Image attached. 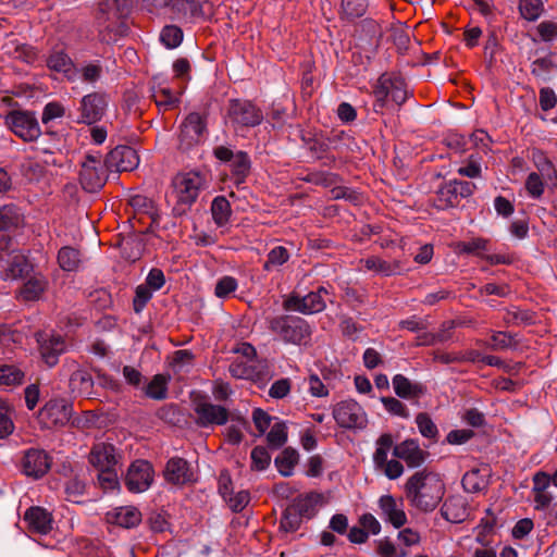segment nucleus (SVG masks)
<instances>
[{
    "label": "nucleus",
    "mask_w": 557,
    "mask_h": 557,
    "mask_svg": "<svg viewBox=\"0 0 557 557\" xmlns=\"http://www.w3.org/2000/svg\"><path fill=\"white\" fill-rule=\"evenodd\" d=\"M374 95L376 98L375 107L383 108L387 97H391L396 104L401 106L408 98L407 84L400 76L383 74L377 81Z\"/></svg>",
    "instance_id": "1a4fd4ad"
},
{
    "label": "nucleus",
    "mask_w": 557,
    "mask_h": 557,
    "mask_svg": "<svg viewBox=\"0 0 557 557\" xmlns=\"http://www.w3.org/2000/svg\"><path fill=\"white\" fill-rule=\"evenodd\" d=\"M8 127L24 141L37 140L41 129L34 112L13 110L4 117Z\"/></svg>",
    "instance_id": "39448f33"
},
{
    "label": "nucleus",
    "mask_w": 557,
    "mask_h": 557,
    "mask_svg": "<svg viewBox=\"0 0 557 557\" xmlns=\"http://www.w3.org/2000/svg\"><path fill=\"white\" fill-rule=\"evenodd\" d=\"M107 10H115L116 22L127 18L133 10V0H104L100 3L97 21H101Z\"/></svg>",
    "instance_id": "7c9ffc66"
},
{
    "label": "nucleus",
    "mask_w": 557,
    "mask_h": 557,
    "mask_svg": "<svg viewBox=\"0 0 557 557\" xmlns=\"http://www.w3.org/2000/svg\"><path fill=\"white\" fill-rule=\"evenodd\" d=\"M14 430V424L11 418L8 405L0 401V438L10 435Z\"/></svg>",
    "instance_id": "680f3d73"
},
{
    "label": "nucleus",
    "mask_w": 557,
    "mask_h": 557,
    "mask_svg": "<svg viewBox=\"0 0 557 557\" xmlns=\"http://www.w3.org/2000/svg\"><path fill=\"white\" fill-rule=\"evenodd\" d=\"M206 119L198 112L189 113L180 127V147L187 150L201 141L206 132Z\"/></svg>",
    "instance_id": "ddd939ff"
},
{
    "label": "nucleus",
    "mask_w": 557,
    "mask_h": 557,
    "mask_svg": "<svg viewBox=\"0 0 557 557\" xmlns=\"http://www.w3.org/2000/svg\"><path fill=\"white\" fill-rule=\"evenodd\" d=\"M168 383L169 377L163 374H157L148 383L145 393L149 398L162 400L168 394Z\"/></svg>",
    "instance_id": "de8ad7c7"
},
{
    "label": "nucleus",
    "mask_w": 557,
    "mask_h": 557,
    "mask_svg": "<svg viewBox=\"0 0 557 557\" xmlns=\"http://www.w3.org/2000/svg\"><path fill=\"white\" fill-rule=\"evenodd\" d=\"M24 334L11 327H0V352L13 350L16 345H22Z\"/></svg>",
    "instance_id": "49530a36"
},
{
    "label": "nucleus",
    "mask_w": 557,
    "mask_h": 557,
    "mask_svg": "<svg viewBox=\"0 0 557 557\" xmlns=\"http://www.w3.org/2000/svg\"><path fill=\"white\" fill-rule=\"evenodd\" d=\"M24 224V214L13 205H4L0 208V231L13 232Z\"/></svg>",
    "instance_id": "c85d7f7f"
},
{
    "label": "nucleus",
    "mask_w": 557,
    "mask_h": 557,
    "mask_svg": "<svg viewBox=\"0 0 557 557\" xmlns=\"http://www.w3.org/2000/svg\"><path fill=\"white\" fill-rule=\"evenodd\" d=\"M37 343L41 359L50 368L58 363L60 355L66 350V344L63 336L52 332L38 333Z\"/></svg>",
    "instance_id": "4468645a"
},
{
    "label": "nucleus",
    "mask_w": 557,
    "mask_h": 557,
    "mask_svg": "<svg viewBox=\"0 0 557 557\" xmlns=\"http://www.w3.org/2000/svg\"><path fill=\"white\" fill-rule=\"evenodd\" d=\"M196 422L199 426L208 428L224 425L228 420V410L207 400H199L195 404Z\"/></svg>",
    "instance_id": "f3484780"
},
{
    "label": "nucleus",
    "mask_w": 557,
    "mask_h": 557,
    "mask_svg": "<svg viewBox=\"0 0 557 557\" xmlns=\"http://www.w3.org/2000/svg\"><path fill=\"white\" fill-rule=\"evenodd\" d=\"M194 356L189 350H177L171 362L172 371L175 374L187 373L193 367Z\"/></svg>",
    "instance_id": "603ef678"
},
{
    "label": "nucleus",
    "mask_w": 557,
    "mask_h": 557,
    "mask_svg": "<svg viewBox=\"0 0 557 557\" xmlns=\"http://www.w3.org/2000/svg\"><path fill=\"white\" fill-rule=\"evenodd\" d=\"M103 69L98 62H90L79 67H74L73 73L67 75V79L74 82L81 79L83 83L95 85L101 79Z\"/></svg>",
    "instance_id": "c756f323"
},
{
    "label": "nucleus",
    "mask_w": 557,
    "mask_h": 557,
    "mask_svg": "<svg viewBox=\"0 0 557 557\" xmlns=\"http://www.w3.org/2000/svg\"><path fill=\"white\" fill-rule=\"evenodd\" d=\"M25 521L32 532L47 534L52 529V518L50 512L41 507L29 508L24 516Z\"/></svg>",
    "instance_id": "bb28decb"
},
{
    "label": "nucleus",
    "mask_w": 557,
    "mask_h": 557,
    "mask_svg": "<svg viewBox=\"0 0 557 557\" xmlns=\"http://www.w3.org/2000/svg\"><path fill=\"white\" fill-rule=\"evenodd\" d=\"M302 141L315 160L323 161V165L331 166L335 162V157L329 154L330 141L325 136L307 133L302 135Z\"/></svg>",
    "instance_id": "6ab92c4d"
},
{
    "label": "nucleus",
    "mask_w": 557,
    "mask_h": 557,
    "mask_svg": "<svg viewBox=\"0 0 557 557\" xmlns=\"http://www.w3.org/2000/svg\"><path fill=\"white\" fill-rule=\"evenodd\" d=\"M456 186V183L449 181L438 188L434 199V203L438 209L444 210L458 205L459 199L457 197Z\"/></svg>",
    "instance_id": "72a5a7b5"
},
{
    "label": "nucleus",
    "mask_w": 557,
    "mask_h": 557,
    "mask_svg": "<svg viewBox=\"0 0 557 557\" xmlns=\"http://www.w3.org/2000/svg\"><path fill=\"white\" fill-rule=\"evenodd\" d=\"M67 364L70 369H73L69 383L72 393L89 397L92 394L94 387L91 374L87 370L77 367L75 361H71Z\"/></svg>",
    "instance_id": "b1692460"
},
{
    "label": "nucleus",
    "mask_w": 557,
    "mask_h": 557,
    "mask_svg": "<svg viewBox=\"0 0 557 557\" xmlns=\"http://www.w3.org/2000/svg\"><path fill=\"white\" fill-rule=\"evenodd\" d=\"M164 478L170 483L183 485L193 481V472L186 460L172 458L166 463Z\"/></svg>",
    "instance_id": "a878e982"
},
{
    "label": "nucleus",
    "mask_w": 557,
    "mask_h": 557,
    "mask_svg": "<svg viewBox=\"0 0 557 557\" xmlns=\"http://www.w3.org/2000/svg\"><path fill=\"white\" fill-rule=\"evenodd\" d=\"M228 507L235 511L239 512L242 511L249 503L250 496L247 491H239L237 493H234L232 491V494L227 496V498H223Z\"/></svg>",
    "instance_id": "052dcab7"
},
{
    "label": "nucleus",
    "mask_w": 557,
    "mask_h": 557,
    "mask_svg": "<svg viewBox=\"0 0 557 557\" xmlns=\"http://www.w3.org/2000/svg\"><path fill=\"white\" fill-rule=\"evenodd\" d=\"M392 448H394V442L391 434L384 433L376 440L375 451L373 454V462L375 468L387 460Z\"/></svg>",
    "instance_id": "09e8293b"
},
{
    "label": "nucleus",
    "mask_w": 557,
    "mask_h": 557,
    "mask_svg": "<svg viewBox=\"0 0 557 557\" xmlns=\"http://www.w3.org/2000/svg\"><path fill=\"white\" fill-rule=\"evenodd\" d=\"M333 417L341 428L362 429L367 424V413L354 399L342 400L334 406Z\"/></svg>",
    "instance_id": "9d476101"
},
{
    "label": "nucleus",
    "mask_w": 557,
    "mask_h": 557,
    "mask_svg": "<svg viewBox=\"0 0 557 557\" xmlns=\"http://www.w3.org/2000/svg\"><path fill=\"white\" fill-rule=\"evenodd\" d=\"M517 346V342L515 337L506 332H494L491 336V343L488 344V348L492 350H505L515 348Z\"/></svg>",
    "instance_id": "5fc2aeb1"
},
{
    "label": "nucleus",
    "mask_w": 557,
    "mask_h": 557,
    "mask_svg": "<svg viewBox=\"0 0 557 557\" xmlns=\"http://www.w3.org/2000/svg\"><path fill=\"white\" fill-rule=\"evenodd\" d=\"M24 380V372L14 364H0V388L10 389Z\"/></svg>",
    "instance_id": "f704fd0d"
},
{
    "label": "nucleus",
    "mask_w": 557,
    "mask_h": 557,
    "mask_svg": "<svg viewBox=\"0 0 557 557\" xmlns=\"http://www.w3.org/2000/svg\"><path fill=\"white\" fill-rule=\"evenodd\" d=\"M251 162L248 154L244 151H237L231 162V172L235 183L242 184L250 173Z\"/></svg>",
    "instance_id": "e433bc0d"
},
{
    "label": "nucleus",
    "mask_w": 557,
    "mask_h": 557,
    "mask_svg": "<svg viewBox=\"0 0 557 557\" xmlns=\"http://www.w3.org/2000/svg\"><path fill=\"white\" fill-rule=\"evenodd\" d=\"M441 513L451 523L463 522L469 516L467 500L460 495L450 496L444 502Z\"/></svg>",
    "instance_id": "393cba45"
},
{
    "label": "nucleus",
    "mask_w": 557,
    "mask_h": 557,
    "mask_svg": "<svg viewBox=\"0 0 557 557\" xmlns=\"http://www.w3.org/2000/svg\"><path fill=\"white\" fill-rule=\"evenodd\" d=\"M129 206L134 210V214H135L134 218H136V215H140V218L143 215H146L151 221V223L156 222L157 211L154 208V203L147 196H144V195L132 196L129 199Z\"/></svg>",
    "instance_id": "c9c22d12"
},
{
    "label": "nucleus",
    "mask_w": 557,
    "mask_h": 557,
    "mask_svg": "<svg viewBox=\"0 0 557 557\" xmlns=\"http://www.w3.org/2000/svg\"><path fill=\"white\" fill-rule=\"evenodd\" d=\"M380 508V516L389 522L396 529L404 527L407 522V516L404 510V503L401 499H396L389 494L382 495L377 502Z\"/></svg>",
    "instance_id": "a211bd4d"
},
{
    "label": "nucleus",
    "mask_w": 557,
    "mask_h": 557,
    "mask_svg": "<svg viewBox=\"0 0 557 557\" xmlns=\"http://www.w3.org/2000/svg\"><path fill=\"white\" fill-rule=\"evenodd\" d=\"M205 185V177L197 172L177 174L173 180L174 191L177 199L174 211L183 213L186 208H189L197 200Z\"/></svg>",
    "instance_id": "7ed1b4c3"
},
{
    "label": "nucleus",
    "mask_w": 557,
    "mask_h": 557,
    "mask_svg": "<svg viewBox=\"0 0 557 557\" xmlns=\"http://www.w3.org/2000/svg\"><path fill=\"white\" fill-rule=\"evenodd\" d=\"M376 469L381 470L389 480H396L404 473V466L396 459H387L379 465Z\"/></svg>",
    "instance_id": "e2e57ef3"
},
{
    "label": "nucleus",
    "mask_w": 557,
    "mask_h": 557,
    "mask_svg": "<svg viewBox=\"0 0 557 557\" xmlns=\"http://www.w3.org/2000/svg\"><path fill=\"white\" fill-rule=\"evenodd\" d=\"M152 292H153V289H151L147 285L137 286L136 292H135V297L133 300L134 310L136 312H140L144 309V307L147 305V302L151 299Z\"/></svg>",
    "instance_id": "338daca9"
},
{
    "label": "nucleus",
    "mask_w": 557,
    "mask_h": 557,
    "mask_svg": "<svg viewBox=\"0 0 557 557\" xmlns=\"http://www.w3.org/2000/svg\"><path fill=\"white\" fill-rule=\"evenodd\" d=\"M227 116L234 126L255 127L263 121V112L249 100H230Z\"/></svg>",
    "instance_id": "6e6552de"
},
{
    "label": "nucleus",
    "mask_w": 557,
    "mask_h": 557,
    "mask_svg": "<svg viewBox=\"0 0 557 557\" xmlns=\"http://www.w3.org/2000/svg\"><path fill=\"white\" fill-rule=\"evenodd\" d=\"M231 205L223 196H218L211 203V214L219 226L225 225L231 216Z\"/></svg>",
    "instance_id": "c03bdc74"
},
{
    "label": "nucleus",
    "mask_w": 557,
    "mask_h": 557,
    "mask_svg": "<svg viewBox=\"0 0 557 557\" xmlns=\"http://www.w3.org/2000/svg\"><path fill=\"white\" fill-rule=\"evenodd\" d=\"M251 469L262 471L268 468L271 461V456L265 447L257 446L251 450Z\"/></svg>",
    "instance_id": "6e6d98bb"
},
{
    "label": "nucleus",
    "mask_w": 557,
    "mask_h": 557,
    "mask_svg": "<svg viewBox=\"0 0 557 557\" xmlns=\"http://www.w3.org/2000/svg\"><path fill=\"white\" fill-rule=\"evenodd\" d=\"M377 553L381 557H405L407 552L397 547L392 541L384 539L377 544Z\"/></svg>",
    "instance_id": "0e129e2a"
},
{
    "label": "nucleus",
    "mask_w": 557,
    "mask_h": 557,
    "mask_svg": "<svg viewBox=\"0 0 557 557\" xmlns=\"http://www.w3.org/2000/svg\"><path fill=\"white\" fill-rule=\"evenodd\" d=\"M393 455L404 460L408 467L416 468L420 467L425 459V453L420 448L419 444L414 440H406L393 448Z\"/></svg>",
    "instance_id": "aec40b11"
},
{
    "label": "nucleus",
    "mask_w": 557,
    "mask_h": 557,
    "mask_svg": "<svg viewBox=\"0 0 557 557\" xmlns=\"http://www.w3.org/2000/svg\"><path fill=\"white\" fill-rule=\"evenodd\" d=\"M269 330L275 339L296 346L307 345L311 339L310 324L302 318L282 314L269 318Z\"/></svg>",
    "instance_id": "f03ea898"
},
{
    "label": "nucleus",
    "mask_w": 557,
    "mask_h": 557,
    "mask_svg": "<svg viewBox=\"0 0 557 557\" xmlns=\"http://www.w3.org/2000/svg\"><path fill=\"white\" fill-rule=\"evenodd\" d=\"M160 41L168 49L177 48L183 41V30L176 25H165L160 33Z\"/></svg>",
    "instance_id": "8fccbe9b"
},
{
    "label": "nucleus",
    "mask_w": 557,
    "mask_h": 557,
    "mask_svg": "<svg viewBox=\"0 0 557 557\" xmlns=\"http://www.w3.org/2000/svg\"><path fill=\"white\" fill-rule=\"evenodd\" d=\"M368 7V0H342L341 18L346 21L359 18L367 13Z\"/></svg>",
    "instance_id": "4c0bfd02"
},
{
    "label": "nucleus",
    "mask_w": 557,
    "mask_h": 557,
    "mask_svg": "<svg viewBox=\"0 0 557 557\" xmlns=\"http://www.w3.org/2000/svg\"><path fill=\"white\" fill-rule=\"evenodd\" d=\"M150 97L158 107L159 111H170L176 107H178L181 102L180 92H174L170 87L163 86L160 83L153 82L150 85Z\"/></svg>",
    "instance_id": "4be33fe9"
},
{
    "label": "nucleus",
    "mask_w": 557,
    "mask_h": 557,
    "mask_svg": "<svg viewBox=\"0 0 557 557\" xmlns=\"http://www.w3.org/2000/svg\"><path fill=\"white\" fill-rule=\"evenodd\" d=\"M109 106V95L104 91H91L82 97L78 106V123L91 125L102 120Z\"/></svg>",
    "instance_id": "423d86ee"
},
{
    "label": "nucleus",
    "mask_w": 557,
    "mask_h": 557,
    "mask_svg": "<svg viewBox=\"0 0 557 557\" xmlns=\"http://www.w3.org/2000/svg\"><path fill=\"white\" fill-rule=\"evenodd\" d=\"M106 519L110 524L131 529L139 524L141 521V513L134 506H122L108 511Z\"/></svg>",
    "instance_id": "5701e85b"
},
{
    "label": "nucleus",
    "mask_w": 557,
    "mask_h": 557,
    "mask_svg": "<svg viewBox=\"0 0 557 557\" xmlns=\"http://www.w3.org/2000/svg\"><path fill=\"white\" fill-rule=\"evenodd\" d=\"M47 280L39 274L32 276L22 287L21 296L24 300H37L46 290Z\"/></svg>",
    "instance_id": "58836bf2"
},
{
    "label": "nucleus",
    "mask_w": 557,
    "mask_h": 557,
    "mask_svg": "<svg viewBox=\"0 0 557 557\" xmlns=\"http://www.w3.org/2000/svg\"><path fill=\"white\" fill-rule=\"evenodd\" d=\"M89 461L97 470L116 468L117 456L115 447L108 443L96 444L90 451Z\"/></svg>",
    "instance_id": "412c9836"
},
{
    "label": "nucleus",
    "mask_w": 557,
    "mask_h": 557,
    "mask_svg": "<svg viewBox=\"0 0 557 557\" xmlns=\"http://www.w3.org/2000/svg\"><path fill=\"white\" fill-rule=\"evenodd\" d=\"M487 470L472 469L465 473L462 478V486L467 492L476 493L484 490L487 485Z\"/></svg>",
    "instance_id": "a19ab883"
},
{
    "label": "nucleus",
    "mask_w": 557,
    "mask_h": 557,
    "mask_svg": "<svg viewBox=\"0 0 557 557\" xmlns=\"http://www.w3.org/2000/svg\"><path fill=\"white\" fill-rule=\"evenodd\" d=\"M322 294H327V290L324 287H320L318 292H311L302 297L292 295L285 300L284 307L287 310L297 311L302 314L321 312L326 306Z\"/></svg>",
    "instance_id": "2eb2a0df"
},
{
    "label": "nucleus",
    "mask_w": 557,
    "mask_h": 557,
    "mask_svg": "<svg viewBox=\"0 0 557 557\" xmlns=\"http://www.w3.org/2000/svg\"><path fill=\"white\" fill-rule=\"evenodd\" d=\"M199 9V0H173L170 7V18L173 21L187 20L195 16Z\"/></svg>",
    "instance_id": "2f4dec72"
},
{
    "label": "nucleus",
    "mask_w": 557,
    "mask_h": 557,
    "mask_svg": "<svg viewBox=\"0 0 557 557\" xmlns=\"http://www.w3.org/2000/svg\"><path fill=\"white\" fill-rule=\"evenodd\" d=\"M405 491L412 507L429 512L442 502L445 484L438 474L423 470L416 472L407 480Z\"/></svg>",
    "instance_id": "f257e3e1"
},
{
    "label": "nucleus",
    "mask_w": 557,
    "mask_h": 557,
    "mask_svg": "<svg viewBox=\"0 0 557 557\" xmlns=\"http://www.w3.org/2000/svg\"><path fill=\"white\" fill-rule=\"evenodd\" d=\"M82 261V253L75 246H62L58 252V262L64 271H76Z\"/></svg>",
    "instance_id": "473e14b6"
},
{
    "label": "nucleus",
    "mask_w": 557,
    "mask_h": 557,
    "mask_svg": "<svg viewBox=\"0 0 557 557\" xmlns=\"http://www.w3.org/2000/svg\"><path fill=\"white\" fill-rule=\"evenodd\" d=\"M298 460L299 454L297 450L288 447L275 458V466L282 475L290 476Z\"/></svg>",
    "instance_id": "ea45409f"
},
{
    "label": "nucleus",
    "mask_w": 557,
    "mask_h": 557,
    "mask_svg": "<svg viewBox=\"0 0 557 557\" xmlns=\"http://www.w3.org/2000/svg\"><path fill=\"white\" fill-rule=\"evenodd\" d=\"M47 66L55 72H62L66 75L73 73L74 65L71 58L62 50L51 52L47 59Z\"/></svg>",
    "instance_id": "79ce46f5"
},
{
    "label": "nucleus",
    "mask_w": 557,
    "mask_h": 557,
    "mask_svg": "<svg viewBox=\"0 0 557 557\" xmlns=\"http://www.w3.org/2000/svg\"><path fill=\"white\" fill-rule=\"evenodd\" d=\"M237 286H238V284H237L236 278H234L233 276L226 275V276L221 277L218 281V283L215 285L214 294L219 298H226L232 293H234L236 290Z\"/></svg>",
    "instance_id": "bf43d9fd"
},
{
    "label": "nucleus",
    "mask_w": 557,
    "mask_h": 557,
    "mask_svg": "<svg viewBox=\"0 0 557 557\" xmlns=\"http://www.w3.org/2000/svg\"><path fill=\"white\" fill-rule=\"evenodd\" d=\"M331 196L333 199H345L354 205H358L362 201V196L355 189L337 186L331 189Z\"/></svg>",
    "instance_id": "13d9d810"
},
{
    "label": "nucleus",
    "mask_w": 557,
    "mask_h": 557,
    "mask_svg": "<svg viewBox=\"0 0 557 557\" xmlns=\"http://www.w3.org/2000/svg\"><path fill=\"white\" fill-rule=\"evenodd\" d=\"M72 416V406L65 399H51L40 409L38 419L45 428L66 424Z\"/></svg>",
    "instance_id": "f8f14e48"
},
{
    "label": "nucleus",
    "mask_w": 557,
    "mask_h": 557,
    "mask_svg": "<svg viewBox=\"0 0 557 557\" xmlns=\"http://www.w3.org/2000/svg\"><path fill=\"white\" fill-rule=\"evenodd\" d=\"M364 265L368 270L375 271L383 275H392L395 272V268L391 263L376 257L367 259Z\"/></svg>",
    "instance_id": "69168bd1"
},
{
    "label": "nucleus",
    "mask_w": 557,
    "mask_h": 557,
    "mask_svg": "<svg viewBox=\"0 0 557 557\" xmlns=\"http://www.w3.org/2000/svg\"><path fill=\"white\" fill-rule=\"evenodd\" d=\"M98 471V481L103 490H114L119 485L116 468Z\"/></svg>",
    "instance_id": "774afa93"
},
{
    "label": "nucleus",
    "mask_w": 557,
    "mask_h": 557,
    "mask_svg": "<svg viewBox=\"0 0 557 557\" xmlns=\"http://www.w3.org/2000/svg\"><path fill=\"white\" fill-rule=\"evenodd\" d=\"M416 423L419 432L426 438H435L438 431L435 423L429 417L428 413L421 412L416 417Z\"/></svg>",
    "instance_id": "4d7b16f0"
},
{
    "label": "nucleus",
    "mask_w": 557,
    "mask_h": 557,
    "mask_svg": "<svg viewBox=\"0 0 557 557\" xmlns=\"http://www.w3.org/2000/svg\"><path fill=\"white\" fill-rule=\"evenodd\" d=\"M267 435L270 446L274 448L282 447L287 441V425L285 422L276 420L271 426Z\"/></svg>",
    "instance_id": "864d4df0"
},
{
    "label": "nucleus",
    "mask_w": 557,
    "mask_h": 557,
    "mask_svg": "<svg viewBox=\"0 0 557 557\" xmlns=\"http://www.w3.org/2000/svg\"><path fill=\"white\" fill-rule=\"evenodd\" d=\"M531 160L542 176L552 180L556 176L557 172L553 162L548 159L546 153L537 148H532Z\"/></svg>",
    "instance_id": "37998d69"
},
{
    "label": "nucleus",
    "mask_w": 557,
    "mask_h": 557,
    "mask_svg": "<svg viewBox=\"0 0 557 557\" xmlns=\"http://www.w3.org/2000/svg\"><path fill=\"white\" fill-rule=\"evenodd\" d=\"M110 160L119 172L132 171L138 164L135 150L126 146L116 147L112 150Z\"/></svg>",
    "instance_id": "cd10ccee"
},
{
    "label": "nucleus",
    "mask_w": 557,
    "mask_h": 557,
    "mask_svg": "<svg viewBox=\"0 0 557 557\" xmlns=\"http://www.w3.org/2000/svg\"><path fill=\"white\" fill-rule=\"evenodd\" d=\"M33 270L23 249L13 246H0V272L4 280L24 277Z\"/></svg>",
    "instance_id": "20e7f679"
},
{
    "label": "nucleus",
    "mask_w": 557,
    "mask_h": 557,
    "mask_svg": "<svg viewBox=\"0 0 557 557\" xmlns=\"http://www.w3.org/2000/svg\"><path fill=\"white\" fill-rule=\"evenodd\" d=\"M82 187L88 193L100 190L107 182V170L100 154H87L79 172Z\"/></svg>",
    "instance_id": "0eeeda50"
},
{
    "label": "nucleus",
    "mask_w": 557,
    "mask_h": 557,
    "mask_svg": "<svg viewBox=\"0 0 557 557\" xmlns=\"http://www.w3.org/2000/svg\"><path fill=\"white\" fill-rule=\"evenodd\" d=\"M393 387L396 395L401 398L416 397L421 393V387L417 384H412L403 374H396L393 377Z\"/></svg>",
    "instance_id": "a18cd8bd"
},
{
    "label": "nucleus",
    "mask_w": 557,
    "mask_h": 557,
    "mask_svg": "<svg viewBox=\"0 0 557 557\" xmlns=\"http://www.w3.org/2000/svg\"><path fill=\"white\" fill-rule=\"evenodd\" d=\"M153 476V468L148 461L135 460L127 469L125 485L132 493H143L151 486Z\"/></svg>",
    "instance_id": "9b49d317"
},
{
    "label": "nucleus",
    "mask_w": 557,
    "mask_h": 557,
    "mask_svg": "<svg viewBox=\"0 0 557 557\" xmlns=\"http://www.w3.org/2000/svg\"><path fill=\"white\" fill-rule=\"evenodd\" d=\"M20 467L25 475L39 479L50 469L51 459L45 450L29 448L23 451L20 459Z\"/></svg>",
    "instance_id": "dca6fc26"
},
{
    "label": "nucleus",
    "mask_w": 557,
    "mask_h": 557,
    "mask_svg": "<svg viewBox=\"0 0 557 557\" xmlns=\"http://www.w3.org/2000/svg\"><path fill=\"white\" fill-rule=\"evenodd\" d=\"M518 9L524 20L533 22L541 16L544 7L542 0H520Z\"/></svg>",
    "instance_id": "3c124183"
}]
</instances>
